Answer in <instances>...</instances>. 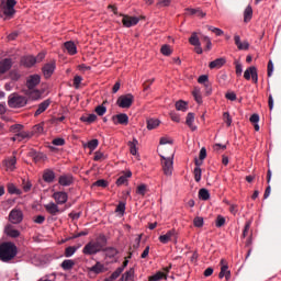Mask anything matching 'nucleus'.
Instances as JSON below:
<instances>
[{"label":"nucleus","instance_id":"nucleus-50","mask_svg":"<svg viewBox=\"0 0 281 281\" xmlns=\"http://www.w3.org/2000/svg\"><path fill=\"white\" fill-rule=\"evenodd\" d=\"M98 120V116L95 114H89L88 116H82L81 121L87 122V124H93Z\"/></svg>","mask_w":281,"mask_h":281},{"label":"nucleus","instance_id":"nucleus-48","mask_svg":"<svg viewBox=\"0 0 281 281\" xmlns=\"http://www.w3.org/2000/svg\"><path fill=\"white\" fill-rule=\"evenodd\" d=\"M76 251H78V247L76 246H69L65 249V256L66 258H71V256H74V254H76Z\"/></svg>","mask_w":281,"mask_h":281},{"label":"nucleus","instance_id":"nucleus-30","mask_svg":"<svg viewBox=\"0 0 281 281\" xmlns=\"http://www.w3.org/2000/svg\"><path fill=\"white\" fill-rule=\"evenodd\" d=\"M24 93L29 100H41V92L34 88L25 90Z\"/></svg>","mask_w":281,"mask_h":281},{"label":"nucleus","instance_id":"nucleus-25","mask_svg":"<svg viewBox=\"0 0 281 281\" xmlns=\"http://www.w3.org/2000/svg\"><path fill=\"white\" fill-rule=\"evenodd\" d=\"M234 41H235V45L237 46V48L239 50H247V49H249V42H247V41L241 42L240 41V35H235L234 36Z\"/></svg>","mask_w":281,"mask_h":281},{"label":"nucleus","instance_id":"nucleus-5","mask_svg":"<svg viewBox=\"0 0 281 281\" xmlns=\"http://www.w3.org/2000/svg\"><path fill=\"white\" fill-rule=\"evenodd\" d=\"M27 104V98L20 94H10L8 105L10 109H23Z\"/></svg>","mask_w":281,"mask_h":281},{"label":"nucleus","instance_id":"nucleus-37","mask_svg":"<svg viewBox=\"0 0 281 281\" xmlns=\"http://www.w3.org/2000/svg\"><path fill=\"white\" fill-rule=\"evenodd\" d=\"M254 16V9L251 5L246 7L244 11V23H249Z\"/></svg>","mask_w":281,"mask_h":281},{"label":"nucleus","instance_id":"nucleus-52","mask_svg":"<svg viewBox=\"0 0 281 281\" xmlns=\"http://www.w3.org/2000/svg\"><path fill=\"white\" fill-rule=\"evenodd\" d=\"M172 3V0H157L156 8H168Z\"/></svg>","mask_w":281,"mask_h":281},{"label":"nucleus","instance_id":"nucleus-7","mask_svg":"<svg viewBox=\"0 0 281 281\" xmlns=\"http://www.w3.org/2000/svg\"><path fill=\"white\" fill-rule=\"evenodd\" d=\"M245 80H252L255 85H258V69L255 66L247 68L244 72Z\"/></svg>","mask_w":281,"mask_h":281},{"label":"nucleus","instance_id":"nucleus-24","mask_svg":"<svg viewBox=\"0 0 281 281\" xmlns=\"http://www.w3.org/2000/svg\"><path fill=\"white\" fill-rule=\"evenodd\" d=\"M186 14L188 16H199V19H204L205 12L201 9H192V8H187L186 9Z\"/></svg>","mask_w":281,"mask_h":281},{"label":"nucleus","instance_id":"nucleus-19","mask_svg":"<svg viewBox=\"0 0 281 281\" xmlns=\"http://www.w3.org/2000/svg\"><path fill=\"white\" fill-rule=\"evenodd\" d=\"M49 104H52L50 99H46L42 103H40L37 105V110L34 113L35 117H38V115H41L42 113H45L46 109H49Z\"/></svg>","mask_w":281,"mask_h":281},{"label":"nucleus","instance_id":"nucleus-4","mask_svg":"<svg viewBox=\"0 0 281 281\" xmlns=\"http://www.w3.org/2000/svg\"><path fill=\"white\" fill-rule=\"evenodd\" d=\"M161 157V166H162V171L166 177H172V170H175L173 167V159H175V154H171V156H166L164 154H160Z\"/></svg>","mask_w":281,"mask_h":281},{"label":"nucleus","instance_id":"nucleus-62","mask_svg":"<svg viewBox=\"0 0 281 281\" xmlns=\"http://www.w3.org/2000/svg\"><path fill=\"white\" fill-rule=\"evenodd\" d=\"M31 133H33V135L34 134L41 135V133H43V125H41V124L35 125Z\"/></svg>","mask_w":281,"mask_h":281},{"label":"nucleus","instance_id":"nucleus-3","mask_svg":"<svg viewBox=\"0 0 281 281\" xmlns=\"http://www.w3.org/2000/svg\"><path fill=\"white\" fill-rule=\"evenodd\" d=\"M14 5H16L15 0H1L0 2V19L3 21H10V19L14 18L16 11L14 10Z\"/></svg>","mask_w":281,"mask_h":281},{"label":"nucleus","instance_id":"nucleus-15","mask_svg":"<svg viewBox=\"0 0 281 281\" xmlns=\"http://www.w3.org/2000/svg\"><path fill=\"white\" fill-rule=\"evenodd\" d=\"M122 23L124 27H133V25H137V23H139V18L123 15Z\"/></svg>","mask_w":281,"mask_h":281},{"label":"nucleus","instance_id":"nucleus-33","mask_svg":"<svg viewBox=\"0 0 281 281\" xmlns=\"http://www.w3.org/2000/svg\"><path fill=\"white\" fill-rule=\"evenodd\" d=\"M61 269H64V271H71V269H74V267H76V261L71 260V259H65L61 265H60Z\"/></svg>","mask_w":281,"mask_h":281},{"label":"nucleus","instance_id":"nucleus-64","mask_svg":"<svg viewBox=\"0 0 281 281\" xmlns=\"http://www.w3.org/2000/svg\"><path fill=\"white\" fill-rule=\"evenodd\" d=\"M223 225H225V217L218 215L216 218V227H223Z\"/></svg>","mask_w":281,"mask_h":281},{"label":"nucleus","instance_id":"nucleus-21","mask_svg":"<svg viewBox=\"0 0 281 281\" xmlns=\"http://www.w3.org/2000/svg\"><path fill=\"white\" fill-rule=\"evenodd\" d=\"M59 186H63L64 188H67L74 183V176L71 175H63L58 179Z\"/></svg>","mask_w":281,"mask_h":281},{"label":"nucleus","instance_id":"nucleus-20","mask_svg":"<svg viewBox=\"0 0 281 281\" xmlns=\"http://www.w3.org/2000/svg\"><path fill=\"white\" fill-rule=\"evenodd\" d=\"M21 65H23V67H34L36 65V57L29 55V56H24L21 58Z\"/></svg>","mask_w":281,"mask_h":281},{"label":"nucleus","instance_id":"nucleus-56","mask_svg":"<svg viewBox=\"0 0 281 281\" xmlns=\"http://www.w3.org/2000/svg\"><path fill=\"white\" fill-rule=\"evenodd\" d=\"M94 111H95L97 115L102 116V115H104V113H106V106H104V104L98 105L94 109Z\"/></svg>","mask_w":281,"mask_h":281},{"label":"nucleus","instance_id":"nucleus-60","mask_svg":"<svg viewBox=\"0 0 281 281\" xmlns=\"http://www.w3.org/2000/svg\"><path fill=\"white\" fill-rule=\"evenodd\" d=\"M10 131H12V133H21V131H23V125L21 124H15V125H12L10 127Z\"/></svg>","mask_w":281,"mask_h":281},{"label":"nucleus","instance_id":"nucleus-49","mask_svg":"<svg viewBox=\"0 0 281 281\" xmlns=\"http://www.w3.org/2000/svg\"><path fill=\"white\" fill-rule=\"evenodd\" d=\"M199 196L202 199V201H209L210 200V191L207 189H200Z\"/></svg>","mask_w":281,"mask_h":281},{"label":"nucleus","instance_id":"nucleus-17","mask_svg":"<svg viewBox=\"0 0 281 281\" xmlns=\"http://www.w3.org/2000/svg\"><path fill=\"white\" fill-rule=\"evenodd\" d=\"M7 171L14 172L16 170V156H12L11 158H7L3 161Z\"/></svg>","mask_w":281,"mask_h":281},{"label":"nucleus","instance_id":"nucleus-23","mask_svg":"<svg viewBox=\"0 0 281 281\" xmlns=\"http://www.w3.org/2000/svg\"><path fill=\"white\" fill-rule=\"evenodd\" d=\"M209 77L207 75H201L199 78H198V82L199 85H204L205 89H206V93L210 95V93H212V86L210 85V81H209Z\"/></svg>","mask_w":281,"mask_h":281},{"label":"nucleus","instance_id":"nucleus-51","mask_svg":"<svg viewBox=\"0 0 281 281\" xmlns=\"http://www.w3.org/2000/svg\"><path fill=\"white\" fill-rule=\"evenodd\" d=\"M146 192H148V187L146 184H140L136 189V194H140V196H146Z\"/></svg>","mask_w":281,"mask_h":281},{"label":"nucleus","instance_id":"nucleus-59","mask_svg":"<svg viewBox=\"0 0 281 281\" xmlns=\"http://www.w3.org/2000/svg\"><path fill=\"white\" fill-rule=\"evenodd\" d=\"M104 159H105V157H104V154L102 151H95L94 153V158H93L94 161H102Z\"/></svg>","mask_w":281,"mask_h":281},{"label":"nucleus","instance_id":"nucleus-9","mask_svg":"<svg viewBox=\"0 0 281 281\" xmlns=\"http://www.w3.org/2000/svg\"><path fill=\"white\" fill-rule=\"evenodd\" d=\"M52 196L57 205H65L69 201V195L65 191L54 192Z\"/></svg>","mask_w":281,"mask_h":281},{"label":"nucleus","instance_id":"nucleus-63","mask_svg":"<svg viewBox=\"0 0 281 281\" xmlns=\"http://www.w3.org/2000/svg\"><path fill=\"white\" fill-rule=\"evenodd\" d=\"M53 146H65V140L64 138H55L52 142Z\"/></svg>","mask_w":281,"mask_h":281},{"label":"nucleus","instance_id":"nucleus-16","mask_svg":"<svg viewBox=\"0 0 281 281\" xmlns=\"http://www.w3.org/2000/svg\"><path fill=\"white\" fill-rule=\"evenodd\" d=\"M113 124H123L126 126L128 124V115L126 113H121L112 116Z\"/></svg>","mask_w":281,"mask_h":281},{"label":"nucleus","instance_id":"nucleus-43","mask_svg":"<svg viewBox=\"0 0 281 281\" xmlns=\"http://www.w3.org/2000/svg\"><path fill=\"white\" fill-rule=\"evenodd\" d=\"M90 271H92V273H103L104 265H102V263H100V261H98L94 266H92L90 268Z\"/></svg>","mask_w":281,"mask_h":281},{"label":"nucleus","instance_id":"nucleus-31","mask_svg":"<svg viewBox=\"0 0 281 281\" xmlns=\"http://www.w3.org/2000/svg\"><path fill=\"white\" fill-rule=\"evenodd\" d=\"M105 256L108 258H115V256H117V254H120V251L117 250V248L115 247H103V250H102Z\"/></svg>","mask_w":281,"mask_h":281},{"label":"nucleus","instance_id":"nucleus-55","mask_svg":"<svg viewBox=\"0 0 281 281\" xmlns=\"http://www.w3.org/2000/svg\"><path fill=\"white\" fill-rule=\"evenodd\" d=\"M207 30L210 32H213V34H215L216 36H223V34H225V32H223V30H221L218 27L207 26Z\"/></svg>","mask_w":281,"mask_h":281},{"label":"nucleus","instance_id":"nucleus-46","mask_svg":"<svg viewBox=\"0 0 281 281\" xmlns=\"http://www.w3.org/2000/svg\"><path fill=\"white\" fill-rule=\"evenodd\" d=\"M160 53L162 54V56H171L172 47H170V45H168V44H165L161 46Z\"/></svg>","mask_w":281,"mask_h":281},{"label":"nucleus","instance_id":"nucleus-8","mask_svg":"<svg viewBox=\"0 0 281 281\" xmlns=\"http://www.w3.org/2000/svg\"><path fill=\"white\" fill-rule=\"evenodd\" d=\"M172 238L177 240V231L175 228L168 231L165 235H160L158 240L162 245H168V243L172 241Z\"/></svg>","mask_w":281,"mask_h":281},{"label":"nucleus","instance_id":"nucleus-58","mask_svg":"<svg viewBox=\"0 0 281 281\" xmlns=\"http://www.w3.org/2000/svg\"><path fill=\"white\" fill-rule=\"evenodd\" d=\"M92 186H95L97 188H106L109 186V182L104 179L95 181Z\"/></svg>","mask_w":281,"mask_h":281},{"label":"nucleus","instance_id":"nucleus-2","mask_svg":"<svg viewBox=\"0 0 281 281\" xmlns=\"http://www.w3.org/2000/svg\"><path fill=\"white\" fill-rule=\"evenodd\" d=\"M18 248L12 241H7L0 245V260L2 262H10L16 258Z\"/></svg>","mask_w":281,"mask_h":281},{"label":"nucleus","instance_id":"nucleus-35","mask_svg":"<svg viewBox=\"0 0 281 281\" xmlns=\"http://www.w3.org/2000/svg\"><path fill=\"white\" fill-rule=\"evenodd\" d=\"M186 124L187 126H189L191 131H196V125H194V113L192 112L188 113Z\"/></svg>","mask_w":281,"mask_h":281},{"label":"nucleus","instance_id":"nucleus-38","mask_svg":"<svg viewBox=\"0 0 281 281\" xmlns=\"http://www.w3.org/2000/svg\"><path fill=\"white\" fill-rule=\"evenodd\" d=\"M164 278H165V280H168V274H166L161 271H158L154 276H150L148 278V281H161V280H164Z\"/></svg>","mask_w":281,"mask_h":281},{"label":"nucleus","instance_id":"nucleus-1","mask_svg":"<svg viewBox=\"0 0 281 281\" xmlns=\"http://www.w3.org/2000/svg\"><path fill=\"white\" fill-rule=\"evenodd\" d=\"M108 239L104 234H100L95 239H91L83 248V256H95L104 251V247L108 245Z\"/></svg>","mask_w":281,"mask_h":281},{"label":"nucleus","instance_id":"nucleus-32","mask_svg":"<svg viewBox=\"0 0 281 281\" xmlns=\"http://www.w3.org/2000/svg\"><path fill=\"white\" fill-rule=\"evenodd\" d=\"M121 280L122 281H134L135 280V269L131 268L125 273H123L121 277Z\"/></svg>","mask_w":281,"mask_h":281},{"label":"nucleus","instance_id":"nucleus-41","mask_svg":"<svg viewBox=\"0 0 281 281\" xmlns=\"http://www.w3.org/2000/svg\"><path fill=\"white\" fill-rule=\"evenodd\" d=\"M195 167L194 170H193V175H194V179L196 181V183H199V181H201V177H202V171H201V167L200 164H199V160H195Z\"/></svg>","mask_w":281,"mask_h":281},{"label":"nucleus","instance_id":"nucleus-28","mask_svg":"<svg viewBox=\"0 0 281 281\" xmlns=\"http://www.w3.org/2000/svg\"><path fill=\"white\" fill-rule=\"evenodd\" d=\"M64 47H65L66 52H68V54L70 56H76V54H78V47H76V44L74 42H71V41L66 42L64 44Z\"/></svg>","mask_w":281,"mask_h":281},{"label":"nucleus","instance_id":"nucleus-14","mask_svg":"<svg viewBox=\"0 0 281 281\" xmlns=\"http://www.w3.org/2000/svg\"><path fill=\"white\" fill-rule=\"evenodd\" d=\"M12 65H14V63L12 61L11 58H4L0 60V74H8V71L12 69Z\"/></svg>","mask_w":281,"mask_h":281},{"label":"nucleus","instance_id":"nucleus-54","mask_svg":"<svg viewBox=\"0 0 281 281\" xmlns=\"http://www.w3.org/2000/svg\"><path fill=\"white\" fill-rule=\"evenodd\" d=\"M9 76H10V79L13 80L14 82L21 80V72H19L18 70H12Z\"/></svg>","mask_w":281,"mask_h":281},{"label":"nucleus","instance_id":"nucleus-27","mask_svg":"<svg viewBox=\"0 0 281 281\" xmlns=\"http://www.w3.org/2000/svg\"><path fill=\"white\" fill-rule=\"evenodd\" d=\"M226 63H227V60L225 59V57H221V58H217V59L211 61L209 64V67H210V69H221V67H223Z\"/></svg>","mask_w":281,"mask_h":281},{"label":"nucleus","instance_id":"nucleus-45","mask_svg":"<svg viewBox=\"0 0 281 281\" xmlns=\"http://www.w3.org/2000/svg\"><path fill=\"white\" fill-rule=\"evenodd\" d=\"M176 109L177 111H182L183 113H186V111H188V103L183 100H180L176 102Z\"/></svg>","mask_w":281,"mask_h":281},{"label":"nucleus","instance_id":"nucleus-18","mask_svg":"<svg viewBox=\"0 0 281 281\" xmlns=\"http://www.w3.org/2000/svg\"><path fill=\"white\" fill-rule=\"evenodd\" d=\"M34 137V133L21 131L12 138L13 142H23V139H32Z\"/></svg>","mask_w":281,"mask_h":281},{"label":"nucleus","instance_id":"nucleus-57","mask_svg":"<svg viewBox=\"0 0 281 281\" xmlns=\"http://www.w3.org/2000/svg\"><path fill=\"white\" fill-rule=\"evenodd\" d=\"M22 188L24 192H30L32 190V182L30 180H23Z\"/></svg>","mask_w":281,"mask_h":281},{"label":"nucleus","instance_id":"nucleus-47","mask_svg":"<svg viewBox=\"0 0 281 281\" xmlns=\"http://www.w3.org/2000/svg\"><path fill=\"white\" fill-rule=\"evenodd\" d=\"M9 194H21V189H18L14 183H9L7 186Z\"/></svg>","mask_w":281,"mask_h":281},{"label":"nucleus","instance_id":"nucleus-11","mask_svg":"<svg viewBox=\"0 0 281 281\" xmlns=\"http://www.w3.org/2000/svg\"><path fill=\"white\" fill-rule=\"evenodd\" d=\"M9 221L13 225H19L23 221V212L19 210H12L9 214Z\"/></svg>","mask_w":281,"mask_h":281},{"label":"nucleus","instance_id":"nucleus-6","mask_svg":"<svg viewBox=\"0 0 281 281\" xmlns=\"http://www.w3.org/2000/svg\"><path fill=\"white\" fill-rule=\"evenodd\" d=\"M135 101V97L131 93L119 97L116 104L121 109H131L133 106V102Z\"/></svg>","mask_w":281,"mask_h":281},{"label":"nucleus","instance_id":"nucleus-36","mask_svg":"<svg viewBox=\"0 0 281 281\" xmlns=\"http://www.w3.org/2000/svg\"><path fill=\"white\" fill-rule=\"evenodd\" d=\"M159 124H161V121H159V119H148L147 120V130L155 131V128H158Z\"/></svg>","mask_w":281,"mask_h":281},{"label":"nucleus","instance_id":"nucleus-34","mask_svg":"<svg viewBox=\"0 0 281 281\" xmlns=\"http://www.w3.org/2000/svg\"><path fill=\"white\" fill-rule=\"evenodd\" d=\"M31 157L35 161V164L45 161V159H47V156H45V154L38 151H31Z\"/></svg>","mask_w":281,"mask_h":281},{"label":"nucleus","instance_id":"nucleus-12","mask_svg":"<svg viewBox=\"0 0 281 281\" xmlns=\"http://www.w3.org/2000/svg\"><path fill=\"white\" fill-rule=\"evenodd\" d=\"M221 271L218 274V278L221 280H223V278H225L226 280H229V278H232V272L229 271V267L227 266V261H225V259L221 260Z\"/></svg>","mask_w":281,"mask_h":281},{"label":"nucleus","instance_id":"nucleus-26","mask_svg":"<svg viewBox=\"0 0 281 281\" xmlns=\"http://www.w3.org/2000/svg\"><path fill=\"white\" fill-rule=\"evenodd\" d=\"M43 179L46 183H54L56 179V173L52 169L44 170Z\"/></svg>","mask_w":281,"mask_h":281},{"label":"nucleus","instance_id":"nucleus-61","mask_svg":"<svg viewBox=\"0 0 281 281\" xmlns=\"http://www.w3.org/2000/svg\"><path fill=\"white\" fill-rule=\"evenodd\" d=\"M223 120L227 126H232V116L228 114V112H224Z\"/></svg>","mask_w":281,"mask_h":281},{"label":"nucleus","instance_id":"nucleus-42","mask_svg":"<svg viewBox=\"0 0 281 281\" xmlns=\"http://www.w3.org/2000/svg\"><path fill=\"white\" fill-rule=\"evenodd\" d=\"M137 138H134L132 142H128L131 155L137 156Z\"/></svg>","mask_w":281,"mask_h":281},{"label":"nucleus","instance_id":"nucleus-10","mask_svg":"<svg viewBox=\"0 0 281 281\" xmlns=\"http://www.w3.org/2000/svg\"><path fill=\"white\" fill-rule=\"evenodd\" d=\"M44 78L48 79L52 78V76H54V71H56V61H49L47 64H45L42 68Z\"/></svg>","mask_w":281,"mask_h":281},{"label":"nucleus","instance_id":"nucleus-13","mask_svg":"<svg viewBox=\"0 0 281 281\" xmlns=\"http://www.w3.org/2000/svg\"><path fill=\"white\" fill-rule=\"evenodd\" d=\"M41 85V75H31L26 79L27 89H34Z\"/></svg>","mask_w":281,"mask_h":281},{"label":"nucleus","instance_id":"nucleus-29","mask_svg":"<svg viewBox=\"0 0 281 281\" xmlns=\"http://www.w3.org/2000/svg\"><path fill=\"white\" fill-rule=\"evenodd\" d=\"M4 234H7L10 238H19V236H21V232L12 227V225L5 226Z\"/></svg>","mask_w":281,"mask_h":281},{"label":"nucleus","instance_id":"nucleus-22","mask_svg":"<svg viewBox=\"0 0 281 281\" xmlns=\"http://www.w3.org/2000/svg\"><path fill=\"white\" fill-rule=\"evenodd\" d=\"M46 212L52 214V216H56V214H60V209L58 207L57 203L50 202L44 205Z\"/></svg>","mask_w":281,"mask_h":281},{"label":"nucleus","instance_id":"nucleus-39","mask_svg":"<svg viewBox=\"0 0 281 281\" xmlns=\"http://www.w3.org/2000/svg\"><path fill=\"white\" fill-rule=\"evenodd\" d=\"M131 177H133V172L126 171L125 175L121 176L116 180V186H124V183H126V181H128V179H131Z\"/></svg>","mask_w":281,"mask_h":281},{"label":"nucleus","instance_id":"nucleus-53","mask_svg":"<svg viewBox=\"0 0 281 281\" xmlns=\"http://www.w3.org/2000/svg\"><path fill=\"white\" fill-rule=\"evenodd\" d=\"M100 144V142L98 139H92L89 140L88 144L86 145L87 148H89L90 150H95L98 148V145Z\"/></svg>","mask_w":281,"mask_h":281},{"label":"nucleus","instance_id":"nucleus-44","mask_svg":"<svg viewBox=\"0 0 281 281\" xmlns=\"http://www.w3.org/2000/svg\"><path fill=\"white\" fill-rule=\"evenodd\" d=\"M190 45H193L195 47L196 45H201V41L199 40V35H196V32H193L189 38Z\"/></svg>","mask_w":281,"mask_h":281},{"label":"nucleus","instance_id":"nucleus-40","mask_svg":"<svg viewBox=\"0 0 281 281\" xmlns=\"http://www.w3.org/2000/svg\"><path fill=\"white\" fill-rule=\"evenodd\" d=\"M192 95L198 104H203V97L201 95V89L194 88Z\"/></svg>","mask_w":281,"mask_h":281}]
</instances>
